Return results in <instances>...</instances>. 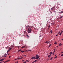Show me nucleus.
Instances as JSON below:
<instances>
[{
    "label": "nucleus",
    "mask_w": 63,
    "mask_h": 63,
    "mask_svg": "<svg viewBox=\"0 0 63 63\" xmlns=\"http://www.w3.org/2000/svg\"><path fill=\"white\" fill-rule=\"evenodd\" d=\"M63 53V52H62L61 53Z\"/></svg>",
    "instance_id": "nucleus-55"
},
{
    "label": "nucleus",
    "mask_w": 63,
    "mask_h": 63,
    "mask_svg": "<svg viewBox=\"0 0 63 63\" xmlns=\"http://www.w3.org/2000/svg\"><path fill=\"white\" fill-rule=\"evenodd\" d=\"M21 56H24V55Z\"/></svg>",
    "instance_id": "nucleus-57"
},
{
    "label": "nucleus",
    "mask_w": 63,
    "mask_h": 63,
    "mask_svg": "<svg viewBox=\"0 0 63 63\" xmlns=\"http://www.w3.org/2000/svg\"><path fill=\"white\" fill-rule=\"evenodd\" d=\"M26 61L27 62H28V60H26Z\"/></svg>",
    "instance_id": "nucleus-42"
},
{
    "label": "nucleus",
    "mask_w": 63,
    "mask_h": 63,
    "mask_svg": "<svg viewBox=\"0 0 63 63\" xmlns=\"http://www.w3.org/2000/svg\"><path fill=\"white\" fill-rule=\"evenodd\" d=\"M50 42L49 41L48 42L47 44H49V43Z\"/></svg>",
    "instance_id": "nucleus-36"
},
{
    "label": "nucleus",
    "mask_w": 63,
    "mask_h": 63,
    "mask_svg": "<svg viewBox=\"0 0 63 63\" xmlns=\"http://www.w3.org/2000/svg\"><path fill=\"white\" fill-rule=\"evenodd\" d=\"M18 57V58H19V57H19H19Z\"/></svg>",
    "instance_id": "nucleus-63"
},
{
    "label": "nucleus",
    "mask_w": 63,
    "mask_h": 63,
    "mask_svg": "<svg viewBox=\"0 0 63 63\" xmlns=\"http://www.w3.org/2000/svg\"><path fill=\"white\" fill-rule=\"evenodd\" d=\"M24 56H26V55H24Z\"/></svg>",
    "instance_id": "nucleus-41"
},
{
    "label": "nucleus",
    "mask_w": 63,
    "mask_h": 63,
    "mask_svg": "<svg viewBox=\"0 0 63 63\" xmlns=\"http://www.w3.org/2000/svg\"><path fill=\"white\" fill-rule=\"evenodd\" d=\"M48 43V42H47V41L45 42V43Z\"/></svg>",
    "instance_id": "nucleus-34"
},
{
    "label": "nucleus",
    "mask_w": 63,
    "mask_h": 63,
    "mask_svg": "<svg viewBox=\"0 0 63 63\" xmlns=\"http://www.w3.org/2000/svg\"><path fill=\"white\" fill-rule=\"evenodd\" d=\"M57 58V56H56L54 57V58L55 59V58Z\"/></svg>",
    "instance_id": "nucleus-21"
},
{
    "label": "nucleus",
    "mask_w": 63,
    "mask_h": 63,
    "mask_svg": "<svg viewBox=\"0 0 63 63\" xmlns=\"http://www.w3.org/2000/svg\"><path fill=\"white\" fill-rule=\"evenodd\" d=\"M51 46V44L49 45V46L48 47H50Z\"/></svg>",
    "instance_id": "nucleus-6"
},
{
    "label": "nucleus",
    "mask_w": 63,
    "mask_h": 63,
    "mask_svg": "<svg viewBox=\"0 0 63 63\" xmlns=\"http://www.w3.org/2000/svg\"><path fill=\"white\" fill-rule=\"evenodd\" d=\"M6 63V62H4V63Z\"/></svg>",
    "instance_id": "nucleus-64"
},
{
    "label": "nucleus",
    "mask_w": 63,
    "mask_h": 63,
    "mask_svg": "<svg viewBox=\"0 0 63 63\" xmlns=\"http://www.w3.org/2000/svg\"><path fill=\"white\" fill-rule=\"evenodd\" d=\"M9 50H11V49H10V48L9 49Z\"/></svg>",
    "instance_id": "nucleus-49"
},
{
    "label": "nucleus",
    "mask_w": 63,
    "mask_h": 63,
    "mask_svg": "<svg viewBox=\"0 0 63 63\" xmlns=\"http://www.w3.org/2000/svg\"><path fill=\"white\" fill-rule=\"evenodd\" d=\"M62 41H63V38L62 39Z\"/></svg>",
    "instance_id": "nucleus-53"
},
{
    "label": "nucleus",
    "mask_w": 63,
    "mask_h": 63,
    "mask_svg": "<svg viewBox=\"0 0 63 63\" xmlns=\"http://www.w3.org/2000/svg\"><path fill=\"white\" fill-rule=\"evenodd\" d=\"M14 46V45H11V46H12V47L13 46Z\"/></svg>",
    "instance_id": "nucleus-44"
},
{
    "label": "nucleus",
    "mask_w": 63,
    "mask_h": 63,
    "mask_svg": "<svg viewBox=\"0 0 63 63\" xmlns=\"http://www.w3.org/2000/svg\"><path fill=\"white\" fill-rule=\"evenodd\" d=\"M54 52H55V51H54V52H53V54H54Z\"/></svg>",
    "instance_id": "nucleus-45"
},
{
    "label": "nucleus",
    "mask_w": 63,
    "mask_h": 63,
    "mask_svg": "<svg viewBox=\"0 0 63 63\" xmlns=\"http://www.w3.org/2000/svg\"><path fill=\"white\" fill-rule=\"evenodd\" d=\"M57 44V43H56V42H55L54 43L55 44Z\"/></svg>",
    "instance_id": "nucleus-39"
},
{
    "label": "nucleus",
    "mask_w": 63,
    "mask_h": 63,
    "mask_svg": "<svg viewBox=\"0 0 63 63\" xmlns=\"http://www.w3.org/2000/svg\"><path fill=\"white\" fill-rule=\"evenodd\" d=\"M52 52H50V53H49V54H50V55H51V54H52Z\"/></svg>",
    "instance_id": "nucleus-9"
},
{
    "label": "nucleus",
    "mask_w": 63,
    "mask_h": 63,
    "mask_svg": "<svg viewBox=\"0 0 63 63\" xmlns=\"http://www.w3.org/2000/svg\"><path fill=\"white\" fill-rule=\"evenodd\" d=\"M17 59H15L14 60H17Z\"/></svg>",
    "instance_id": "nucleus-43"
},
{
    "label": "nucleus",
    "mask_w": 63,
    "mask_h": 63,
    "mask_svg": "<svg viewBox=\"0 0 63 63\" xmlns=\"http://www.w3.org/2000/svg\"><path fill=\"white\" fill-rule=\"evenodd\" d=\"M35 57H36L35 58V59H39V57H40V56H39L38 54L36 55Z\"/></svg>",
    "instance_id": "nucleus-1"
},
{
    "label": "nucleus",
    "mask_w": 63,
    "mask_h": 63,
    "mask_svg": "<svg viewBox=\"0 0 63 63\" xmlns=\"http://www.w3.org/2000/svg\"><path fill=\"white\" fill-rule=\"evenodd\" d=\"M53 57H51V58L50 59V60H52V58Z\"/></svg>",
    "instance_id": "nucleus-19"
},
{
    "label": "nucleus",
    "mask_w": 63,
    "mask_h": 63,
    "mask_svg": "<svg viewBox=\"0 0 63 63\" xmlns=\"http://www.w3.org/2000/svg\"><path fill=\"white\" fill-rule=\"evenodd\" d=\"M52 25H54V23H52Z\"/></svg>",
    "instance_id": "nucleus-18"
},
{
    "label": "nucleus",
    "mask_w": 63,
    "mask_h": 63,
    "mask_svg": "<svg viewBox=\"0 0 63 63\" xmlns=\"http://www.w3.org/2000/svg\"><path fill=\"white\" fill-rule=\"evenodd\" d=\"M63 17V16H61L60 17L61 18H62V17Z\"/></svg>",
    "instance_id": "nucleus-24"
},
{
    "label": "nucleus",
    "mask_w": 63,
    "mask_h": 63,
    "mask_svg": "<svg viewBox=\"0 0 63 63\" xmlns=\"http://www.w3.org/2000/svg\"><path fill=\"white\" fill-rule=\"evenodd\" d=\"M26 36L28 38H29V36H28V35H27Z\"/></svg>",
    "instance_id": "nucleus-15"
},
{
    "label": "nucleus",
    "mask_w": 63,
    "mask_h": 63,
    "mask_svg": "<svg viewBox=\"0 0 63 63\" xmlns=\"http://www.w3.org/2000/svg\"><path fill=\"white\" fill-rule=\"evenodd\" d=\"M10 61V60H9L8 61H8Z\"/></svg>",
    "instance_id": "nucleus-52"
},
{
    "label": "nucleus",
    "mask_w": 63,
    "mask_h": 63,
    "mask_svg": "<svg viewBox=\"0 0 63 63\" xmlns=\"http://www.w3.org/2000/svg\"><path fill=\"white\" fill-rule=\"evenodd\" d=\"M26 63V62H25L23 63Z\"/></svg>",
    "instance_id": "nucleus-38"
},
{
    "label": "nucleus",
    "mask_w": 63,
    "mask_h": 63,
    "mask_svg": "<svg viewBox=\"0 0 63 63\" xmlns=\"http://www.w3.org/2000/svg\"><path fill=\"white\" fill-rule=\"evenodd\" d=\"M54 51H55V49L54 50Z\"/></svg>",
    "instance_id": "nucleus-31"
},
{
    "label": "nucleus",
    "mask_w": 63,
    "mask_h": 63,
    "mask_svg": "<svg viewBox=\"0 0 63 63\" xmlns=\"http://www.w3.org/2000/svg\"><path fill=\"white\" fill-rule=\"evenodd\" d=\"M56 55H55V56H56Z\"/></svg>",
    "instance_id": "nucleus-58"
},
{
    "label": "nucleus",
    "mask_w": 63,
    "mask_h": 63,
    "mask_svg": "<svg viewBox=\"0 0 63 63\" xmlns=\"http://www.w3.org/2000/svg\"><path fill=\"white\" fill-rule=\"evenodd\" d=\"M10 51V50H8L7 51V53H8V52H9V51Z\"/></svg>",
    "instance_id": "nucleus-11"
},
{
    "label": "nucleus",
    "mask_w": 63,
    "mask_h": 63,
    "mask_svg": "<svg viewBox=\"0 0 63 63\" xmlns=\"http://www.w3.org/2000/svg\"><path fill=\"white\" fill-rule=\"evenodd\" d=\"M50 25H49V26H48V27H49H49H50Z\"/></svg>",
    "instance_id": "nucleus-23"
},
{
    "label": "nucleus",
    "mask_w": 63,
    "mask_h": 63,
    "mask_svg": "<svg viewBox=\"0 0 63 63\" xmlns=\"http://www.w3.org/2000/svg\"><path fill=\"white\" fill-rule=\"evenodd\" d=\"M36 61H37V60H35L33 61V62H36Z\"/></svg>",
    "instance_id": "nucleus-22"
},
{
    "label": "nucleus",
    "mask_w": 63,
    "mask_h": 63,
    "mask_svg": "<svg viewBox=\"0 0 63 63\" xmlns=\"http://www.w3.org/2000/svg\"><path fill=\"white\" fill-rule=\"evenodd\" d=\"M21 49H20L18 51H21Z\"/></svg>",
    "instance_id": "nucleus-20"
},
{
    "label": "nucleus",
    "mask_w": 63,
    "mask_h": 63,
    "mask_svg": "<svg viewBox=\"0 0 63 63\" xmlns=\"http://www.w3.org/2000/svg\"><path fill=\"white\" fill-rule=\"evenodd\" d=\"M21 52H24V51H21Z\"/></svg>",
    "instance_id": "nucleus-37"
},
{
    "label": "nucleus",
    "mask_w": 63,
    "mask_h": 63,
    "mask_svg": "<svg viewBox=\"0 0 63 63\" xmlns=\"http://www.w3.org/2000/svg\"><path fill=\"white\" fill-rule=\"evenodd\" d=\"M32 63H34V62H32Z\"/></svg>",
    "instance_id": "nucleus-59"
},
{
    "label": "nucleus",
    "mask_w": 63,
    "mask_h": 63,
    "mask_svg": "<svg viewBox=\"0 0 63 63\" xmlns=\"http://www.w3.org/2000/svg\"><path fill=\"white\" fill-rule=\"evenodd\" d=\"M62 33H60L59 34V35H61Z\"/></svg>",
    "instance_id": "nucleus-30"
},
{
    "label": "nucleus",
    "mask_w": 63,
    "mask_h": 63,
    "mask_svg": "<svg viewBox=\"0 0 63 63\" xmlns=\"http://www.w3.org/2000/svg\"><path fill=\"white\" fill-rule=\"evenodd\" d=\"M29 51H31V50H28V51H29Z\"/></svg>",
    "instance_id": "nucleus-32"
},
{
    "label": "nucleus",
    "mask_w": 63,
    "mask_h": 63,
    "mask_svg": "<svg viewBox=\"0 0 63 63\" xmlns=\"http://www.w3.org/2000/svg\"><path fill=\"white\" fill-rule=\"evenodd\" d=\"M10 48L11 49H12V48Z\"/></svg>",
    "instance_id": "nucleus-56"
},
{
    "label": "nucleus",
    "mask_w": 63,
    "mask_h": 63,
    "mask_svg": "<svg viewBox=\"0 0 63 63\" xmlns=\"http://www.w3.org/2000/svg\"><path fill=\"white\" fill-rule=\"evenodd\" d=\"M27 51V50H25V51Z\"/></svg>",
    "instance_id": "nucleus-54"
},
{
    "label": "nucleus",
    "mask_w": 63,
    "mask_h": 63,
    "mask_svg": "<svg viewBox=\"0 0 63 63\" xmlns=\"http://www.w3.org/2000/svg\"><path fill=\"white\" fill-rule=\"evenodd\" d=\"M53 12L54 13H56V11H55V10H53Z\"/></svg>",
    "instance_id": "nucleus-12"
},
{
    "label": "nucleus",
    "mask_w": 63,
    "mask_h": 63,
    "mask_svg": "<svg viewBox=\"0 0 63 63\" xmlns=\"http://www.w3.org/2000/svg\"><path fill=\"white\" fill-rule=\"evenodd\" d=\"M7 62H8V61H6L5 62L6 63Z\"/></svg>",
    "instance_id": "nucleus-35"
},
{
    "label": "nucleus",
    "mask_w": 63,
    "mask_h": 63,
    "mask_svg": "<svg viewBox=\"0 0 63 63\" xmlns=\"http://www.w3.org/2000/svg\"><path fill=\"white\" fill-rule=\"evenodd\" d=\"M30 30L29 31H31V32L32 31V29H29Z\"/></svg>",
    "instance_id": "nucleus-16"
},
{
    "label": "nucleus",
    "mask_w": 63,
    "mask_h": 63,
    "mask_svg": "<svg viewBox=\"0 0 63 63\" xmlns=\"http://www.w3.org/2000/svg\"><path fill=\"white\" fill-rule=\"evenodd\" d=\"M10 57H11V56H10L9 57V58H10Z\"/></svg>",
    "instance_id": "nucleus-47"
},
{
    "label": "nucleus",
    "mask_w": 63,
    "mask_h": 63,
    "mask_svg": "<svg viewBox=\"0 0 63 63\" xmlns=\"http://www.w3.org/2000/svg\"><path fill=\"white\" fill-rule=\"evenodd\" d=\"M31 31H28V33H31Z\"/></svg>",
    "instance_id": "nucleus-4"
},
{
    "label": "nucleus",
    "mask_w": 63,
    "mask_h": 63,
    "mask_svg": "<svg viewBox=\"0 0 63 63\" xmlns=\"http://www.w3.org/2000/svg\"><path fill=\"white\" fill-rule=\"evenodd\" d=\"M12 47L13 48L14 47V46H13Z\"/></svg>",
    "instance_id": "nucleus-48"
},
{
    "label": "nucleus",
    "mask_w": 63,
    "mask_h": 63,
    "mask_svg": "<svg viewBox=\"0 0 63 63\" xmlns=\"http://www.w3.org/2000/svg\"><path fill=\"white\" fill-rule=\"evenodd\" d=\"M56 36H58V34H57V35H56Z\"/></svg>",
    "instance_id": "nucleus-51"
},
{
    "label": "nucleus",
    "mask_w": 63,
    "mask_h": 63,
    "mask_svg": "<svg viewBox=\"0 0 63 63\" xmlns=\"http://www.w3.org/2000/svg\"><path fill=\"white\" fill-rule=\"evenodd\" d=\"M17 63H18V61H17Z\"/></svg>",
    "instance_id": "nucleus-61"
},
{
    "label": "nucleus",
    "mask_w": 63,
    "mask_h": 63,
    "mask_svg": "<svg viewBox=\"0 0 63 63\" xmlns=\"http://www.w3.org/2000/svg\"><path fill=\"white\" fill-rule=\"evenodd\" d=\"M31 59H36V57H33L31 58Z\"/></svg>",
    "instance_id": "nucleus-2"
},
{
    "label": "nucleus",
    "mask_w": 63,
    "mask_h": 63,
    "mask_svg": "<svg viewBox=\"0 0 63 63\" xmlns=\"http://www.w3.org/2000/svg\"><path fill=\"white\" fill-rule=\"evenodd\" d=\"M63 56V54H62L61 55V56Z\"/></svg>",
    "instance_id": "nucleus-28"
},
{
    "label": "nucleus",
    "mask_w": 63,
    "mask_h": 63,
    "mask_svg": "<svg viewBox=\"0 0 63 63\" xmlns=\"http://www.w3.org/2000/svg\"><path fill=\"white\" fill-rule=\"evenodd\" d=\"M36 60V61H37V60Z\"/></svg>",
    "instance_id": "nucleus-60"
},
{
    "label": "nucleus",
    "mask_w": 63,
    "mask_h": 63,
    "mask_svg": "<svg viewBox=\"0 0 63 63\" xmlns=\"http://www.w3.org/2000/svg\"><path fill=\"white\" fill-rule=\"evenodd\" d=\"M42 37V36L41 35H40L39 37V38H40V37Z\"/></svg>",
    "instance_id": "nucleus-29"
},
{
    "label": "nucleus",
    "mask_w": 63,
    "mask_h": 63,
    "mask_svg": "<svg viewBox=\"0 0 63 63\" xmlns=\"http://www.w3.org/2000/svg\"><path fill=\"white\" fill-rule=\"evenodd\" d=\"M63 32V31H61V33H62Z\"/></svg>",
    "instance_id": "nucleus-25"
},
{
    "label": "nucleus",
    "mask_w": 63,
    "mask_h": 63,
    "mask_svg": "<svg viewBox=\"0 0 63 63\" xmlns=\"http://www.w3.org/2000/svg\"><path fill=\"white\" fill-rule=\"evenodd\" d=\"M4 62V61H3V62H0V63H2V62Z\"/></svg>",
    "instance_id": "nucleus-40"
},
{
    "label": "nucleus",
    "mask_w": 63,
    "mask_h": 63,
    "mask_svg": "<svg viewBox=\"0 0 63 63\" xmlns=\"http://www.w3.org/2000/svg\"><path fill=\"white\" fill-rule=\"evenodd\" d=\"M50 56H51V55H49L48 56V57L49 58L50 57Z\"/></svg>",
    "instance_id": "nucleus-10"
},
{
    "label": "nucleus",
    "mask_w": 63,
    "mask_h": 63,
    "mask_svg": "<svg viewBox=\"0 0 63 63\" xmlns=\"http://www.w3.org/2000/svg\"><path fill=\"white\" fill-rule=\"evenodd\" d=\"M23 58V57H21V58H18L17 59H22V58Z\"/></svg>",
    "instance_id": "nucleus-3"
},
{
    "label": "nucleus",
    "mask_w": 63,
    "mask_h": 63,
    "mask_svg": "<svg viewBox=\"0 0 63 63\" xmlns=\"http://www.w3.org/2000/svg\"><path fill=\"white\" fill-rule=\"evenodd\" d=\"M32 27H33V26H32Z\"/></svg>",
    "instance_id": "nucleus-62"
},
{
    "label": "nucleus",
    "mask_w": 63,
    "mask_h": 63,
    "mask_svg": "<svg viewBox=\"0 0 63 63\" xmlns=\"http://www.w3.org/2000/svg\"><path fill=\"white\" fill-rule=\"evenodd\" d=\"M53 10V9L52 8L51 9V10Z\"/></svg>",
    "instance_id": "nucleus-33"
},
{
    "label": "nucleus",
    "mask_w": 63,
    "mask_h": 63,
    "mask_svg": "<svg viewBox=\"0 0 63 63\" xmlns=\"http://www.w3.org/2000/svg\"><path fill=\"white\" fill-rule=\"evenodd\" d=\"M60 13H63V11H62L60 12Z\"/></svg>",
    "instance_id": "nucleus-13"
},
{
    "label": "nucleus",
    "mask_w": 63,
    "mask_h": 63,
    "mask_svg": "<svg viewBox=\"0 0 63 63\" xmlns=\"http://www.w3.org/2000/svg\"><path fill=\"white\" fill-rule=\"evenodd\" d=\"M22 61H25L24 60H23Z\"/></svg>",
    "instance_id": "nucleus-50"
},
{
    "label": "nucleus",
    "mask_w": 63,
    "mask_h": 63,
    "mask_svg": "<svg viewBox=\"0 0 63 63\" xmlns=\"http://www.w3.org/2000/svg\"><path fill=\"white\" fill-rule=\"evenodd\" d=\"M3 60H4V59H1V60H0V61H3Z\"/></svg>",
    "instance_id": "nucleus-7"
},
{
    "label": "nucleus",
    "mask_w": 63,
    "mask_h": 63,
    "mask_svg": "<svg viewBox=\"0 0 63 63\" xmlns=\"http://www.w3.org/2000/svg\"><path fill=\"white\" fill-rule=\"evenodd\" d=\"M50 32L51 34L52 33V30H51L50 31Z\"/></svg>",
    "instance_id": "nucleus-5"
},
{
    "label": "nucleus",
    "mask_w": 63,
    "mask_h": 63,
    "mask_svg": "<svg viewBox=\"0 0 63 63\" xmlns=\"http://www.w3.org/2000/svg\"><path fill=\"white\" fill-rule=\"evenodd\" d=\"M26 32H25V31H24V34H25V33Z\"/></svg>",
    "instance_id": "nucleus-27"
},
{
    "label": "nucleus",
    "mask_w": 63,
    "mask_h": 63,
    "mask_svg": "<svg viewBox=\"0 0 63 63\" xmlns=\"http://www.w3.org/2000/svg\"><path fill=\"white\" fill-rule=\"evenodd\" d=\"M7 56V55L5 54V55L4 56V57H6V56Z\"/></svg>",
    "instance_id": "nucleus-14"
},
{
    "label": "nucleus",
    "mask_w": 63,
    "mask_h": 63,
    "mask_svg": "<svg viewBox=\"0 0 63 63\" xmlns=\"http://www.w3.org/2000/svg\"><path fill=\"white\" fill-rule=\"evenodd\" d=\"M29 25H28L26 26V27H27H27H29Z\"/></svg>",
    "instance_id": "nucleus-17"
},
{
    "label": "nucleus",
    "mask_w": 63,
    "mask_h": 63,
    "mask_svg": "<svg viewBox=\"0 0 63 63\" xmlns=\"http://www.w3.org/2000/svg\"><path fill=\"white\" fill-rule=\"evenodd\" d=\"M60 33V32H59L58 34H59V33Z\"/></svg>",
    "instance_id": "nucleus-46"
},
{
    "label": "nucleus",
    "mask_w": 63,
    "mask_h": 63,
    "mask_svg": "<svg viewBox=\"0 0 63 63\" xmlns=\"http://www.w3.org/2000/svg\"><path fill=\"white\" fill-rule=\"evenodd\" d=\"M25 47V46H24L22 47V48H23V47Z\"/></svg>",
    "instance_id": "nucleus-26"
},
{
    "label": "nucleus",
    "mask_w": 63,
    "mask_h": 63,
    "mask_svg": "<svg viewBox=\"0 0 63 63\" xmlns=\"http://www.w3.org/2000/svg\"><path fill=\"white\" fill-rule=\"evenodd\" d=\"M62 45V44H61V43H60L59 44V46H61Z\"/></svg>",
    "instance_id": "nucleus-8"
}]
</instances>
